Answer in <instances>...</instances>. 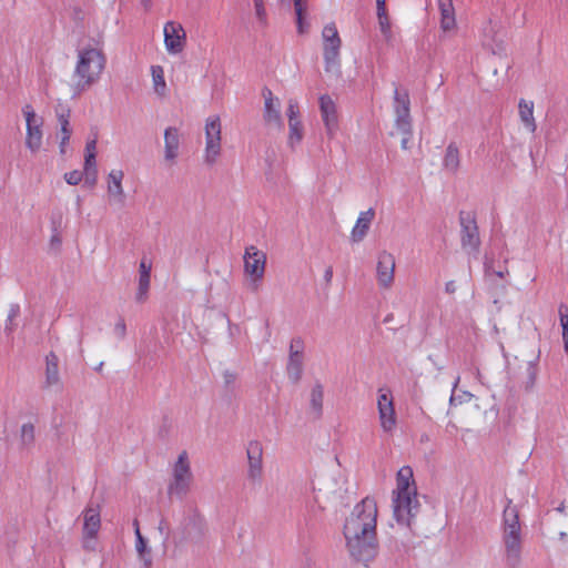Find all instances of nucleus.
Listing matches in <instances>:
<instances>
[{"instance_id":"c9c22d12","label":"nucleus","mask_w":568,"mask_h":568,"mask_svg":"<svg viewBox=\"0 0 568 568\" xmlns=\"http://www.w3.org/2000/svg\"><path fill=\"white\" fill-rule=\"evenodd\" d=\"M377 17V26L381 34L383 36L386 43L392 42L394 34L392 30V21L389 18L388 12L387 13H378Z\"/></svg>"},{"instance_id":"7ed1b4c3","label":"nucleus","mask_w":568,"mask_h":568,"mask_svg":"<svg viewBox=\"0 0 568 568\" xmlns=\"http://www.w3.org/2000/svg\"><path fill=\"white\" fill-rule=\"evenodd\" d=\"M106 63L102 48L85 44L78 49L73 81L78 90H85L99 81Z\"/></svg>"},{"instance_id":"de8ad7c7","label":"nucleus","mask_w":568,"mask_h":568,"mask_svg":"<svg viewBox=\"0 0 568 568\" xmlns=\"http://www.w3.org/2000/svg\"><path fill=\"white\" fill-rule=\"evenodd\" d=\"M457 290V285L455 281H448L445 283V292L447 294H454Z\"/></svg>"},{"instance_id":"cd10ccee","label":"nucleus","mask_w":568,"mask_h":568,"mask_svg":"<svg viewBox=\"0 0 568 568\" xmlns=\"http://www.w3.org/2000/svg\"><path fill=\"white\" fill-rule=\"evenodd\" d=\"M152 89L156 97L163 99L169 93V88L165 81L164 68L159 64L150 67Z\"/></svg>"},{"instance_id":"58836bf2","label":"nucleus","mask_w":568,"mask_h":568,"mask_svg":"<svg viewBox=\"0 0 568 568\" xmlns=\"http://www.w3.org/2000/svg\"><path fill=\"white\" fill-rule=\"evenodd\" d=\"M396 134L400 135V148L405 151L409 150L412 148V124H408L406 126H396Z\"/></svg>"},{"instance_id":"49530a36","label":"nucleus","mask_w":568,"mask_h":568,"mask_svg":"<svg viewBox=\"0 0 568 568\" xmlns=\"http://www.w3.org/2000/svg\"><path fill=\"white\" fill-rule=\"evenodd\" d=\"M387 13L386 0H376V14Z\"/></svg>"},{"instance_id":"473e14b6","label":"nucleus","mask_w":568,"mask_h":568,"mask_svg":"<svg viewBox=\"0 0 568 568\" xmlns=\"http://www.w3.org/2000/svg\"><path fill=\"white\" fill-rule=\"evenodd\" d=\"M519 118L524 128L534 133L536 131V122L534 118V103L521 100L519 102Z\"/></svg>"},{"instance_id":"6e6552de","label":"nucleus","mask_w":568,"mask_h":568,"mask_svg":"<svg viewBox=\"0 0 568 568\" xmlns=\"http://www.w3.org/2000/svg\"><path fill=\"white\" fill-rule=\"evenodd\" d=\"M376 407L382 433L386 436H393L397 428L398 418L390 389L379 388L377 390Z\"/></svg>"},{"instance_id":"f8f14e48","label":"nucleus","mask_w":568,"mask_h":568,"mask_svg":"<svg viewBox=\"0 0 568 568\" xmlns=\"http://www.w3.org/2000/svg\"><path fill=\"white\" fill-rule=\"evenodd\" d=\"M187 43V36L181 22L169 20L163 24V45L171 57L181 55Z\"/></svg>"},{"instance_id":"5701e85b","label":"nucleus","mask_w":568,"mask_h":568,"mask_svg":"<svg viewBox=\"0 0 568 568\" xmlns=\"http://www.w3.org/2000/svg\"><path fill=\"white\" fill-rule=\"evenodd\" d=\"M440 13V29L444 32H455L457 30V21L453 0H438Z\"/></svg>"},{"instance_id":"423d86ee","label":"nucleus","mask_w":568,"mask_h":568,"mask_svg":"<svg viewBox=\"0 0 568 568\" xmlns=\"http://www.w3.org/2000/svg\"><path fill=\"white\" fill-rule=\"evenodd\" d=\"M21 112L26 122L24 146L30 154L36 155L43 149L44 119L30 104H26Z\"/></svg>"},{"instance_id":"4be33fe9","label":"nucleus","mask_w":568,"mask_h":568,"mask_svg":"<svg viewBox=\"0 0 568 568\" xmlns=\"http://www.w3.org/2000/svg\"><path fill=\"white\" fill-rule=\"evenodd\" d=\"M180 132L176 128L169 126L164 131V161L172 165L179 155Z\"/></svg>"},{"instance_id":"a878e982","label":"nucleus","mask_w":568,"mask_h":568,"mask_svg":"<svg viewBox=\"0 0 568 568\" xmlns=\"http://www.w3.org/2000/svg\"><path fill=\"white\" fill-rule=\"evenodd\" d=\"M57 116L60 125V130L57 133V138L59 140V151L60 154L63 155L68 151L72 128L69 122V111H62L61 113H58Z\"/></svg>"},{"instance_id":"c756f323","label":"nucleus","mask_w":568,"mask_h":568,"mask_svg":"<svg viewBox=\"0 0 568 568\" xmlns=\"http://www.w3.org/2000/svg\"><path fill=\"white\" fill-rule=\"evenodd\" d=\"M294 344H291L290 346V358L286 366V374L287 377L293 382L296 383L300 381L302 376V356L298 355V351L294 352Z\"/></svg>"},{"instance_id":"864d4df0","label":"nucleus","mask_w":568,"mask_h":568,"mask_svg":"<svg viewBox=\"0 0 568 568\" xmlns=\"http://www.w3.org/2000/svg\"><path fill=\"white\" fill-rule=\"evenodd\" d=\"M119 331H121L122 334L124 333L125 326L123 323L119 324Z\"/></svg>"},{"instance_id":"5fc2aeb1","label":"nucleus","mask_w":568,"mask_h":568,"mask_svg":"<svg viewBox=\"0 0 568 568\" xmlns=\"http://www.w3.org/2000/svg\"><path fill=\"white\" fill-rule=\"evenodd\" d=\"M283 6H290V0H278Z\"/></svg>"},{"instance_id":"393cba45","label":"nucleus","mask_w":568,"mask_h":568,"mask_svg":"<svg viewBox=\"0 0 568 568\" xmlns=\"http://www.w3.org/2000/svg\"><path fill=\"white\" fill-rule=\"evenodd\" d=\"M83 170L85 176L91 180L92 184H94L98 174L95 140H91L85 144Z\"/></svg>"},{"instance_id":"37998d69","label":"nucleus","mask_w":568,"mask_h":568,"mask_svg":"<svg viewBox=\"0 0 568 568\" xmlns=\"http://www.w3.org/2000/svg\"><path fill=\"white\" fill-rule=\"evenodd\" d=\"M83 175H85L84 170H73L64 173L63 179L69 185H78L82 181Z\"/></svg>"},{"instance_id":"1a4fd4ad","label":"nucleus","mask_w":568,"mask_h":568,"mask_svg":"<svg viewBox=\"0 0 568 568\" xmlns=\"http://www.w3.org/2000/svg\"><path fill=\"white\" fill-rule=\"evenodd\" d=\"M244 275L248 285L253 290H257L264 278L266 267V254L256 246L251 245L245 248L244 256Z\"/></svg>"},{"instance_id":"a18cd8bd","label":"nucleus","mask_w":568,"mask_h":568,"mask_svg":"<svg viewBox=\"0 0 568 568\" xmlns=\"http://www.w3.org/2000/svg\"><path fill=\"white\" fill-rule=\"evenodd\" d=\"M559 321L561 329H568V308L565 305H560L559 310Z\"/></svg>"},{"instance_id":"603ef678","label":"nucleus","mask_w":568,"mask_h":568,"mask_svg":"<svg viewBox=\"0 0 568 568\" xmlns=\"http://www.w3.org/2000/svg\"><path fill=\"white\" fill-rule=\"evenodd\" d=\"M559 537L561 540H565L567 538V532H565V531L559 532Z\"/></svg>"},{"instance_id":"39448f33","label":"nucleus","mask_w":568,"mask_h":568,"mask_svg":"<svg viewBox=\"0 0 568 568\" xmlns=\"http://www.w3.org/2000/svg\"><path fill=\"white\" fill-rule=\"evenodd\" d=\"M203 162L214 165L222 154V121L220 115L211 114L204 120Z\"/></svg>"},{"instance_id":"f704fd0d","label":"nucleus","mask_w":568,"mask_h":568,"mask_svg":"<svg viewBox=\"0 0 568 568\" xmlns=\"http://www.w3.org/2000/svg\"><path fill=\"white\" fill-rule=\"evenodd\" d=\"M443 165L445 170H447L450 173H456L460 165V156L458 148L455 144H449L446 148L444 159H443Z\"/></svg>"},{"instance_id":"b1692460","label":"nucleus","mask_w":568,"mask_h":568,"mask_svg":"<svg viewBox=\"0 0 568 568\" xmlns=\"http://www.w3.org/2000/svg\"><path fill=\"white\" fill-rule=\"evenodd\" d=\"M151 263L142 258L139 265V282H138V291L135 298L138 302L142 303L148 297V292L151 283Z\"/></svg>"},{"instance_id":"c85d7f7f","label":"nucleus","mask_w":568,"mask_h":568,"mask_svg":"<svg viewBox=\"0 0 568 568\" xmlns=\"http://www.w3.org/2000/svg\"><path fill=\"white\" fill-rule=\"evenodd\" d=\"M135 550L143 568H150L152 565V550L148 540L142 536L138 524L135 523Z\"/></svg>"},{"instance_id":"412c9836","label":"nucleus","mask_w":568,"mask_h":568,"mask_svg":"<svg viewBox=\"0 0 568 568\" xmlns=\"http://www.w3.org/2000/svg\"><path fill=\"white\" fill-rule=\"evenodd\" d=\"M374 217L375 211L373 209L359 212L355 225L351 231L352 242L359 243L365 239L371 229Z\"/></svg>"},{"instance_id":"ea45409f","label":"nucleus","mask_w":568,"mask_h":568,"mask_svg":"<svg viewBox=\"0 0 568 568\" xmlns=\"http://www.w3.org/2000/svg\"><path fill=\"white\" fill-rule=\"evenodd\" d=\"M459 383V377L456 378L455 383H454V389L457 387ZM473 400V395L468 392H460V393H456L455 390L453 392L450 398H449V405L450 407H455L457 405H462V404H465V403H470Z\"/></svg>"},{"instance_id":"f3484780","label":"nucleus","mask_w":568,"mask_h":568,"mask_svg":"<svg viewBox=\"0 0 568 568\" xmlns=\"http://www.w3.org/2000/svg\"><path fill=\"white\" fill-rule=\"evenodd\" d=\"M394 126L412 124L410 99L405 88L395 87L393 97Z\"/></svg>"},{"instance_id":"2f4dec72","label":"nucleus","mask_w":568,"mask_h":568,"mask_svg":"<svg viewBox=\"0 0 568 568\" xmlns=\"http://www.w3.org/2000/svg\"><path fill=\"white\" fill-rule=\"evenodd\" d=\"M60 383L58 358L55 355L50 354L47 356L45 363V384L48 387H58Z\"/></svg>"},{"instance_id":"7c9ffc66","label":"nucleus","mask_w":568,"mask_h":568,"mask_svg":"<svg viewBox=\"0 0 568 568\" xmlns=\"http://www.w3.org/2000/svg\"><path fill=\"white\" fill-rule=\"evenodd\" d=\"M462 245L468 252H475L479 245L478 231L475 224L464 225L462 231Z\"/></svg>"},{"instance_id":"aec40b11","label":"nucleus","mask_w":568,"mask_h":568,"mask_svg":"<svg viewBox=\"0 0 568 568\" xmlns=\"http://www.w3.org/2000/svg\"><path fill=\"white\" fill-rule=\"evenodd\" d=\"M81 536H99L101 530V510L99 505H88L81 514Z\"/></svg>"},{"instance_id":"3c124183","label":"nucleus","mask_w":568,"mask_h":568,"mask_svg":"<svg viewBox=\"0 0 568 568\" xmlns=\"http://www.w3.org/2000/svg\"><path fill=\"white\" fill-rule=\"evenodd\" d=\"M565 508H566V507H565V503H561V504L556 508V510H557L558 513H564V511H565Z\"/></svg>"},{"instance_id":"e433bc0d","label":"nucleus","mask_w":568,"mask_h":568,"mask_svg":"<svg viewBox=\"0 0 568 568\" xmlns=\"http://www.w3.org/2000/svg\"><path fill=\"white\" fill-rule=\"evenodd\" d=\"M294 6V11L296 14V23L297 30L300 33L305 31V16L307 11V2L306 0H292Z\"/></svg>"},{"instance_id":"79ce46f5","label":"nucleus","mask_w":568,"mask_h":568,"mask_svg":"<svg viewBox=\"0 0 568 568\" xmlns=\"http://www.w3.org/2000/svg\"><path fill=\"white\" fill-rule=\"evenodd\" d=\"M21 440L24 445H29L34 438V426L31 423H26L20 429Z\"/></svg>"},{"instance_id":"09e8293b","label":"nucleus","mask_w":568,"mask_h":568,"mask_svg":"<svg viewBox=\"0 0 568 568\" xmlns=\"http://www.w3.org/2000/svg\"><path fill=\"white\" fill-rule=\"evenodd\" d=\"M562 341H564L565 352L568 354V328L562 329Z\"/></svg>"},{"instance_id":"dca6fc26","label":"nucleus","mask_w":568,"mask_h":568,"mask_svg":"<svg viewBox=\"0 0 568 568\" xmlns=\"http://www.w3.org/2000/svg\"><path fill=\"white\" fill-rule=\"evenodd\" d=\"M264 101L263 120L272 129L281 130L283 128L282 103L273 92L265 88L262 91Z\"/></svg>"},{"instance_id":"6ab92c4d","label":"nucleus","mask_w":568,"mask_h":568,"mask_svg":"<svg viewBox=\"0 0 568 568\" xmlns=\"http://www.w3.org/2000/svg\"><path fill=\"white\" fill-rule=\"evenodd\" d=\"M247 477L260 480L263 473V446L258 440H251L246 446Z\"/></svg>"},{"instance_id":"f03ea898","label":"nucleus","mask_w":568,"mask_h":568,"mask_svg":"<svg viewBox=\"0 0 568 568\" xmlns=\"http://www.w3.org/2000/svg\"><path fill=\"white\" fill-rule=\"evenodd\" d=\"M392 508L397 523L409 526L420 509L413 469L403 466L396 474V485L392 493Z\"/></svg>"},{"instance_id":"4468645a","label":"nucleus","mask_w":568,"mask_h":568,"mask_svg":"<svg viewBox=\"0 0 568 568\" xmlns=\"http://www.w3.org/2000/svg\"><path fill=\"white\" fill-rule=\"evenodd\" d=\"M396 258L395 255L382 250L376 255L375 277L381 290L388 291L395 283Z\"/></svg>"},{"instance_id":"9b49d317","label":"nucleus","mask_w":568,"mask_h":568,"mask_svg":"<svg viewBox=\"0 0 568 568\" xmlns=\"http://www.w3.org/2000/svg\"><path fill=\"white\" fill-rule=\"evenodd\" d=\"M504 541L507 551V558L513 566L517 565L520 559V526L518 517L514 510L505 511V535Z\"/></svg>"},{"instance_id":"ddd939ff","label":"nucleus","mask_w":568,"mask_h":568,"mask_svg":"<svg viewBox=\"0 0 568 568\" xmlns=\"http://www.w3.org/2000/svg\"><path fill=\"white\" fill-rule=\"evenodd\" d=\"M285 115L287 118V146L295 150L303 141L305 130L302 121L298 101L294 98L287 100Z\"/></svg>"},{"instance_id":"2eb2a0df","label":"nucleus","mask_w":568,"mask_h":568,"mask_svg":"<svg viewBox=\"0 0 568 568\" xmlns=\"http://www.w3.org/2000/svg\"><path fill=\"white\" fill-rule=\"evenodd\" d=\"M347 487V476L339 469L323 474L316 480V489L328 498H342Z\"/></svg>"},{"instance_id":"6e6d98bb","label":"nucleus","mask_w":568,"mask_h":568,"mask_svg":"<svg viewBox=\"0 0 568 568\" xmlns=\"http://www.w3.org/2000/svg\"><path fill=\"white\" fill-rule=\"evenodd\" d=\"M142 2H143V4H144L145 7H149V4H150V0H142Z\"/></svg>"},{"instance_id":"20e7f679","label":"nucleus","mask_w":568,"mask_h":568,"mask_svg":"<svg viewBox=\"0 0 568 568\" xmlns=\"http://www.w3.org/2000/svg\"><path fill=\"white\" fill-rule=\"evenodd\" d=\"M194 476L186 452H182L172 468L166 493L171 500H183L192 490Z\"/></svg>"},{"instance_id":"a211bd4d","label":"nucleus","mask_w":568,"mask_h":568,"mask_svg":"<svg viewBox=\"0 0 568 568\" xmlns=\"http://www.w3.org/2000/svg\"><path fill=\"white\" fill-rule=\"evenodd\" d=\"M318 102L326 134L328 138H333L338 130V113L336 101L328 94H322L318 98Z\"/></svg>"},{"instance_id":"a19ab883","label":"nucleus","mask_w":568,"mask_h":568,"mask_svg":"<svg viewBox=\"0 0 568 568\" xmlns=\"http://www.w3.org/2000/svg\"><path fill=\"white\" fill-rule=\"evenodd\" d=\"M81 546L85 552H101L99 536H81Z\"/></svg>"},{"instance_id":"c03bdc74","label":"nucleus","mask_w":568,"mask_h":568,"mask_svg":"<svg viewBox=\"0 0 568 568\" xmlns=\"http://www.w3.org/2000/svg\"><path fill=\"white\" fill-rule=\"evenodd\" d=\"M51 225L54 231H58L63 222V213L61 210L52 211L50 216Z\"/></svg>"},{"instance_id":"8fccbe9b","label":"nucleus","mask_w":568,"mask_h":568,"mask_svg":"<svg viewBox=\"0 0 568 568\" xmlns=\"http://www.w3.org/2000/svg\"><path fill=\"white\" fill-rule=\"evenodd\" d=\"M291 344H294L293 351L294 352L298 351V355H301V349H302V345H303L302 341L301 339H295V341H292Z\"/></svg>"},{"instance_id":"72a5a7b5","label":"nucleus","mask_w":568,"mask_h":568,"mask_svg":"<svg viewBox=\"0 0 568 568\" xmlns=\"http://www.w3.org/2000/svg\"><path fill=\"white\" fill-rule=\"evenodd\" d=\"M324 388L321 384H315L310 392V412L315 417H320L323 412Z\"/></svg>"},{"instance_id":"bb28decb","label":"nucleus","mask_w":568,"mask_h":568,"mask_svg":"<svg viewBox=\"0 0 568 568\" xmlns=\"http://www.w3.org/2000/svg\"><path fill=\"white\" fill-rule=\"evenodd\" d=\"M204 531L203 519L199 515H193L186 518L181 524V532L184 539L195 540L199 539Z\"/></svg>"},{"instance_id":"4c0bfd02","label":"nucleus","mask_w":568,"mask_h":568,"mask_svg":"<svg viewBox=\"0 0 568 568\" xmlns=\"http://www.w3.org/2000/svg\"><path fill=\"white\" fill-rule=\"evenodd\" d=\"M253 7L256 24L260 28H265L268 23V19L264 0H253Z\"/></svg>"},{"instance_id":"9d476101","label":"nucleus","mask_w":568,"mask_h":568,"mask_svg":"<svg viewBox=\"0 0 568 568\" xmlns=\"http://www.w3.org/2000/svg\"><path fill=\"white\" fill-rule=\"evenodd\" d=\"M323 51L325 60V71L328 73H337L339 70V50L341 39L335 24L329 23L323 28Z\"/></svg>"},{"instance_id":"0eeeda50","label":"nucleus","mask_w":568,"mask_h":568,"mask_svg":"<svg viewBox=\"0 0 568 568\" xmlns=\"http://www.w3.org/2000/svg\"><path fill=\"white\" fill-rule=\"evenodd\" d=\"M125 173L121 168H112L104 176L105 201L111 209H123L128 202L124 186Z\"/></svg>"},{"instance_id":"f257e3e1","label":"nucleus","mask_w":568,"mask_h":568,"mask_svg":"<svg viewBox=\"0 0 568 568\" xmlns=\"http://www.w3.org/2000/svg\"><path fill=\"white\" fill-rule=\"evenodd\" d=\"M376 524L377 505L374 499L365 498L354 507L344 525L343 534L349 556L365 566L378 552Z\"/></svg>"}]
</instances>
